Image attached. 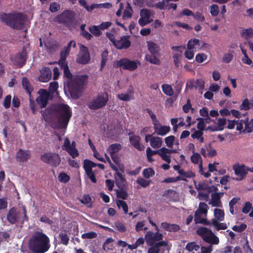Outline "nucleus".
<instances>
[{"instance_id":"obj_1","label":"nucleus","mask_w":253,"mask_h":253,"mask_svg":"<svg viewBox=\"0 0 253 253\" xmlns=\"http://www.w3.org/2000/svg\"><path fill=\"white\" fill-rule=\"evenodd\" d=\"M63 71L64 76L68 79L67 86L71 97L74 99L79 98L87 83L88 76L78 75L73 78L69 67L64 69Z\"/></svg>"},{"instance_id":"obj_2","label":"nucleus","mask_w":253,"mask_h":253,"mask_svg":"<svg viewBox=\"0 0 253 253\" xmlns=\"http://www.w3.org/2000/svg\"><path fill=\"white\" fill-rule=\"evenodd\" d=\"M50 247V240L46 234L39 231L33 234L30 242V248L33 252L44 253Z\"/></svg>"},{"instance_id":"obj_3","label":"nucleus","mask_w":253,"mask_h":253,"mask_svg":"<svg viewBox=\"0 0 253 253\" xmlns=\"http://www.w3.org/2000/svg\"><path fill=\"white\" fill-rule=\"evenodd\" d=\"M55 111L57 122L53 127L66 129L72 116V111L69 106L65 104H59L56 106Z\"/></svg>"},{"instance_id":"obj_4","label":"nucleus","mask_w":253,"mask_h":253,"mask_svg":"<svg viewBox=\"0 0 253 253\" xmlns=\"http://www.w3.org/2000/svg\"><path fill=\"white\" fill-rule=\"evenodd\" d=\"M0 19L6 25L19 30L23 29L26 18L21 13H2L0 15Z\"/></svg>"},{"instance_id":"obj_5","label":"nucleus","mask_w":253,"mask_h":253,"mask_svg":"<svg viewBox=\"0 0 253 253\" xmlns=\"http://www.w3.org/2000/svg\"><path fill=\"white\" fill-rule=\"evenodd\" d=\"M108 101V93L106 92H100L89 101L87 105L90 109L96 110L105 107Z\"/></svg>"},{"instance_id":"obj_6","label":"nucleus","mask_w":253,"mask_h":253,"mask_svg":"<svg viewBox=\"0 0 253 253\" xmlns=\"http://www.w3.org/2000/svg\"><path fill=\"white\" fill-rule=\"evenodd\" d=\"M197 233L206 243L210 245L219 244V238L212 233L211 230L205 227H200L197 230Z\"/></svg>"},{"instance_id":"obj_7","label":"nucleus","mask_w":253,"mask_h":253,"mask_svg":"<svg viewBox=\"0 0 253 253\" xmlns=\"http://www.w3.org/2000/svg\"><path fill=\"white\" fill-rule=\"evenodd\" d=\"M140 61L137 60H130L127 58H123L114 62L116 68H121L123 70L132 71L136 70L138 66L140 65Z\"/></svg>"},{"instance_id":"obj_8","label":"nucleus","mask_w":253,"mask_h":253,"mask_svg":"<svg viewBox=\"0 0 253 253\" xmlns=\"http://www.w3.org/2000/svg\"><path fill=\"white\" fill-rule=\"evenodd\" d=\"M41 160L53 168H56L61 163V158L56 153L47 152L41 156Z\"/></svg>"},{"instance_id":"obj_9","label":"nucleus","mask_w":253,"mask_h":253,"mask_svg":"<svg viewBox=\"0 0 253 253\" xmlns=\"http://www.w3.org/2000/svg\"><path fill=\"white\" fill-rule=\"evenodd\" d=\"M75 13L71 10H65L61 14L58 15L56 21L59 23L63 24L66 27H69L73 24Z\"/></svg>"},{"instance_id":"obj_10","label":"nucleus","mask_w":253,"mask_h":253,"mask_svg":"<svg viewBox=\"0 0 253 253\" xmlns=\"http://www.w3.org/2000/svg\"><path fill=\"white\" fill-rule=\"evenodd\" d=\"M28 58V53L26 47L22 48L21 51L16 53L11 58L14 64L19 68H22L26 63Z\"/></svg>"},{"instance_id":"obj_11","label":"nucleus","mask_w":253,"mask_h":253,"mask_svg":"<svg viewBox=\"0 0 253 253\" xmlns=\"http://www.w3.org/2000/svg\"><path fill=\"white\" fill-rule=\"evenodd\" d=\"M90 60V55L88 48L84 45L80 44L79 53L77 55V62L81 64H86Z\"/></svg>"},{"instance_id":"obj_12","label":"nucleus","mask_w":253,"mask_h":253,"mask_svg":"<svg viewBox=\"0 0 253 253\" xmlns=\"http://www.w3.org/2000/svg\"><path fill=\"white\" fill-rule=\"evenodd\" d=\"M42 93L41 95L36 98V101L40 105L41 109L45 108L49 98V93L45 89H41Z\"/></svg>"},{"instance_id":"obj_13","label":"nucleus","mask_w":253,"mask_h":253,"mask_svg":"<svg viewBox=\"0 0 253 253\" xmlns=\"http://www.w3.org/2000/svg\"><path fill=\"white\" fill-rule=\"evenodd\" d=\"M163 235L158 232L153 233L152 231H148L145 235V238L147 242L150 244L152 245L154 244L155 242H160L162 239Z\"/></svg>"},{"instance_id":"obj_14","label":"nucleus","mask_w":253,"mask_h":253,"mask_svg":"<svg viewBox=\"0 0 253 253\" xmlns=\"http://www.w3.org/2000/svg\"><path fill=\"white\" fill-rule=\"evenodd\" d=\"M63 147L65 150L74 159L79 156V151L76 148L70 146V140L66 137L63 143Z\"/></svg>"},{"instance_id":"obj_15","label":"nucleus","mask_w":253,"mask_h":253,"mask_svg":"<svg viewBox=\"0 0 253 253\" xmlns=\"http://www.w3.org/2000/svg\"><path fill=\"white\" fill-rule=\"evenodd\" d=\"M131 44L128 37L126 36H122L119 40L117 41L114 46L118 49H127Z\"/></svg>"},{"instance_id":"obj_16","label":"nucleus","mask_w":253,"mask_h":253,"mask_svg":"<svg viewBox=\"0 0 253 253\" xmlns=\"http://www.w3.org/2000/svg\"><path fill=\"white\" fill-rule=\"evenodd\" d=\"M31 154L28 150H23L20 149L16 154V159L19 162H26L30 159Z\"/></svg>"},{"instance_id":"obj_17","label":"nucleus","mask_w":253,"mask_h":253,"mask_svg":"<svg viewBox=\"0 0 253 253\" xmlns=\"http://www.w3.org/2000/svg\"><path fill=\"white\" fill-rule=\"evenodd\" d=\"M223 195V192H215L211 194V202L209 203V204H211L213 207H221L222 204L220 198Z\"/></svg>"},{"instance_id":"obj_18","label":"nucleus","mask_w":253,"mask_h":253,"mask_svg":"<svg viewBox=\"0 0 253 253\" xmlns=\"http://www.w3.org/2000/svg\"><path fill=\"white\" fill-rule=\"evenodd\" d=\"M233 169L235 174L239 176V178H236V180H241L243 179L246 174L245 167L244 165H234Z\"/></svg>"},{"instance_id":"obj_19","label":"nucleus","mask_w":253,"mask_h":253,"mask_svg":"<svg viewBox=\"0 0 253 253\" xmlns=\"http://www.w3.org/2000/svg\"><path fill=\"white\" fill-rule=\"evenodd\" d=\"M201 43H202L203 42L197 39H191L187 42V47L188 49H193L196 51V49H201L203 46V44H201Z\"/></svg>"},{"instance_id":"obj_20","label":"nucleus","mask_w":253,"mask_h":253,"mask_svg":"<svg viewBox=\"0 0 253 253\" xmlns=\"http://www.w3.org/2000/svg\"><path fill=\"white\" fill-rule=\"evenodd\" d=\"M41 75L39 80L42 82H48L51 77V72L48 67H44L41 70Z\"/></svg>"},{"instance_id":"obj_21","label":"nucleus","mask_w":253,"mask_h":253,"mask_svg":"<svg viewBox=\"0 0 253 253\" xmlns=\"http://www.w3.org/2000/svg\"><path fill=\"white\" fill-rule=\"evenodd\" d=\"M140 137L138 135H132L129 136V141L131 144L139 151H142L144 149V146L140 144Z\"/></svg>"},{"instance_id":"obj_22","label":"nucleus","mask_w":253,"mask_h":253,"mask_svg":"<svg viewBox=\"0 0 253 253\" xmlns=\"http://www.w3.org/2000/svg\"><path fill=\"white\" fill-rule=\"evenodd\" d=\"M154 129L157 134L164 136L170 131V127L167 126H158V124H154Z\"/></svg>"},{"instance_id":"obj_23","label":"nucleus","mask_w":253,"mask_h":253,"mask_svg":"<svg viewBox=\"0 0 253 253\" xmlns=\"http://www.w3.org/2000/svg\"><path fill=\"white\" fill-rule=\"evenodd\" d=\"M150 245L151 247L149 249L148 253H159L160 247H166L167 246V242L162 241Z\"/></svg>"},{"instance_id":"obj_24","label":"nucleus","mask_w":253,"mask_h":253,"mask_svg":"<svg viewBox=\"0 0 253 253\" xmlns=\"http://www.w3.org/2000/svg\"><path fill=\"white\" fill-rule=\"evenodd\" d=\"M116 171L117 172L115 175L116 185L119 188L121 187H125L126 181L124 176L121 172L118 171V170Z\"/></svg>"},{"instance_id":"obj_25","label":"nucleus","mask_w":253,"mask_h":253,"mask_svg":"<svg viewBox=\"0 0 253 253\" xmlns=\"http://www.w3.org/2000/svg\"><path fill=\"white\" fill-rule=\"evenodd\" d=\"M147 46L148 50L151 54L159 55L160 54V47L159 45L153 42H147Z\"/></svg>"},{"instance_id":"obj_26","label":"nucleus","mask_w":253,"mask_h":253,"mask_svg":"<svg viewBox=\"0 0 253 253\" xmlns=\"http://www.w3.org/2000/svg\"><path fill=\"white\" fill-rule=\"evenodd\" d=\"M7 219L11 224H15L18 219V215L16 210L13 208L9 210L7 215Z\"/></svg>"},{"instance_id":"obj_27","label":"nucleus","mask_w":253,"mask_h":253,"mask_svg":"<svg viewBox=\"0 0 253 253\" xmlns=\"http://www.w3.org/2000/svg\"><path fill=\"white\" fill-rule=\"evenodd\" d=\"M163 143L162 138L158 136H153L150 139L151 146L154 149L160 148Z\"/></svg>"},{"instance_id":"obj_28","label":"nucleus","mask_w":253,"mask_h":253,"mask_svg":"<svg viewBox=\"0 0 253 253\" xmlns=\"http://www.w3.org/2000/svg\"><path fill=\"white\" fill-rule=\"evenodd\" d=\"M22 84L26 92L30 96L33 90V87L31 85L29 80L26 77H23L22 80Z\"/></svg>"},{"instance_id":"obj_29","label":"nucleus","mask_w":253,"mask_h":253,"mask_svg":"<svg viewBox=\"0 0 253 253\" xmlns=\"http://www.w3.org/2000/svg\"><path fill=\"white\" fill-rule=\"evenodd\" d=\"M169 152H170L169 149L166 147H162L161 148V150L159 154V156L162 159L168 164H170L171 162L170 156L167 155L169 154L168 153Z\"/></svg>"},{"instance_id":"obj_30","label":"nucleus","mask_w":253,"mask_h":253,"mask_svg":"<svg viewBox=\"0 0 253 253\" xmlns=\"http://www.w3.org/2000/svg\"><path fill=\"white\" fill-rule=\"evenodd\" d=\"M59 244L67 246L69 244V237L65 232H61L58 235Z\"/></svg>"},{"instance_id":"obj_31","label":"nucleus","mask_w":253,"mask_h":253,"mask_svg":"<svg viewBox=\"0 0 253 253\" xmlns=\"http://www.w3.org/2000/svg\"><path fill=\"white\" fill-rule=\"evenodd\" d=\"M162 89L163 92L168 96H172L174 94L173 88L170 84H163Z\"/></svg>"},{"instance_id":"obj_32","label":"nucleus","mask_w":253,"mask_h":253,"mask_svg":"<svg viewBox=\"0 0 253 253\" xmlns=\"http://www.w3.org/2000/svg\"><path fill=\"white\" fill-rule=\"evenodd\" d=\"M158 55H146L145 56V59L147 61L149 62L152 64L155 65H160L161 61L160 59L157 57Z\"/></svg>"},{"instance_id":"obj_33","label":"nucleus","mask_w":253,"mask_h":253,"mask_svg":"<svg viewBox=\"0 0 253 253\" xmlns=\"http://www.w3.org/2000/svg\"><path fill=\"white\" fill-rule=\"evenodd\" d=\"M41 113L44 120L46 122L49 121L52 117L51 110L48 108L45 109L44 110H41Z\"/></svg>"},{"instance_id":"obj_34","label":"nucleus","mask_w":253,"mask_h":253,"mask_svg":"<svg viewBox=\"0 0 253 253\" xmlns=\"http://www.w3.org/2000/svg\"><path fill=\"white\" fill-rule=\"evenodd\" d=\"M212 225L215 227L216 230H225L227 228V225L225 223H219L215 219H212Z\"/></svg>"},{"instance_id":"obj_35","label":"nucleus","mask_w":253,"mask_h":253,"mask_svg":"<svg viewBox=\"0 0 253 253\" xmlns=\"http://www.w3.org/2000/svg\"><path fill=\"white\" fill-rule=\"evenodd\" d=\"M122 148V146L120 144L115 143L110 145L108 148V151L110 155L115 154Z\"/></svg>"},{"instance_id":"obj_36","label":"nucleus","mask_w":253,"mask_h":253,"mask_svg":"<svg viewBox=\"0 0 253 253\" xmlns=\"http://www.w3.org/2000/svg\"><path fill=\"white\" fill-rule=\"evenodd\" d=\"M124 188V187H121L119 188V189L116 190V195L118 198L126 200L127 198L128 194Z\"/></svg>"},{"instance_id":"obj_37","label":"nucleus","mask_w":253,"mask_h":253,"mask_svg":"<svg viewBox=\"0 0 253 253\" xmlns=\"http://www.w3.org/2000/svg\"><path fill=\"white\" fill-rule=\"evenodd\" d=\"M214 215L215 219L217 221H223L224 219V212L223 210L220 209H215L214 210Z\"/></svg>"},{"instance_id":"obj_38","label":"nucleus","mask_w":253,"mask_h":253,"mask_svg":"<svg viewBox=\"0 0 253 253\" xmlns=\"http://www.w3.org/2000/svg\"><path fill=\"white\" fill-rule=\"evenodd\" d=\"M89 32L96 37L100 36L102 34L99 26L93 25L90 26L88 28Z\"/></svg>"},{"instance_id":"obj_39","label":"nucleus","mask_w":253,"mask_h":253,"mask_svg":"<svg viewBox=\"0 0 253 253\" xmlns=\"http://www.w3.org/2000/svg\"><path fill=\"white\" fill-rule=\"evenodd\" d=\"M208 206L205 203L200 202L199 205L198 209L196 211L199 212L202 214L207 215L208 212Z\"/></svg>"},{"instance_id":"obj_40","label":"nucleus","mask_w":253,"mask_h":253,"mask_svg":"<svg viewBox=\"0 0 253 253\" xmlns=\"http://www.w3.org/2000/svg\"><path fill=\"white\" fill-rule=\"evenodd\" d=\"M116 205L119 209L121 208L123 209L125 213L128 212V206L126 202L122 200H116Z\"/></svg>"},{"instance_id":"obj_41","label":"nucleus","mask_w":253,"mask_h":253,"mask_svg":"<svg viewBox=\"0 0 253 253\" xmlns=\"http://www.w3.org/2000/svg\"><path fill=\"white\" fill-rule=\"evenodd\" d=\"M199 249L200 246L197 245L194 242L187 244L185 246V249L189 252H192L194 250L195 251H198Z\"/></svg>"},{"instance_id":"obj_42","label":"nucleus","mask_w":253,"mask_h":253,"mask_svg":"<svg viewBox=\"0 0 253 253\" xmlns=\"http://www.w3.org/2000/svg\"><path fill=\"white\" fill-rule=\"evenodd\" d=\"M176 192L175 190L172 189L166 190L163 193L162 196L167 197L170 200H172L174 197Z\"/></svg>"},{"instance_id":"obj_43","label":"nucleus","mask_w":253,"mask_h":253,"mask_svg":"<svg viewBox=\"0 0 253 253\" xmlns=\"http://www.w3.org/2000/svg\"><path fill=\"white\" fill-rule=\"evenodd\" d=\"M179 174L183 176L185 179H186V178H193L195 176V173L192 171H185L183 169L179 170Z\"/></svg>"},{"instance_id":"obj_44","label":"nucleus","mask_w":253,"mask_h":253,"mask_svg":"<svg viewBox=\"0 0 253 253\" xmlns=\"http://www.w3.org/2000/svg\"><path fill=\"white\" fill-rule=\"evenodd\" d=\"M175 136L173 135H169L165 138V141L167 146L169 148H172L174 143Z\"/></svg>"},{"instance_id":"obj_45","label":"nucleus","mask_w":253,"mask_h":253,"mask_svg":"<svg viewBox=\"0 0 253 253\" xmlns=\"http://www.w3.org/2000/svg\"><path fill=\"white\" fill-rule=\"evenodd\" d=\"M172 58L174 65L178 68L180 65L182 55L180 53H175L173 55Z\"/></svg>"},{"instance_id":"obj_46","label":"nucleus","mask_w":253,"mask_h":253,"mask_svg":"<svg viewBox=\"0 0 253 253\" xmlns=\"http://www.w3.org/2000/svg\"><path fill=\"white\" fill-rule=\"evenodd\" d=\"M241 35L244 37L246 39L252 38L253 37V31L252 28H248L243 31Z\"/></svg>"},{"instance_id":"obj_47","label":"nucleus","mask_w":253,"mask_h":253,"mask_svg":"<svg viewBox=\"0 0 253 253\" xmlns=\"http://www.w3.org/2000/svg\"><path fill=\"white\" fill-rule=\"evenodd\" d=\"M136 182L143 188L148 186L150 184V180H145L141 177H138L137 179Z\"/></svg>"},{"instance_id":"obj_48","label":"nucleus","mask_w":253,"mask_h":253,"mask_svg":"<svg viewBox=\"0 0 253 253\" xmlns=\"http://www.w3.org/2000/svg\"><path fill=\"white\" fill-rule=\"evenodd\" d=\"M155 174L154 170L152 168L145 169L143 171V176L146 178H149Z\"/></svg>"},{"instance_id":"obj_49","label":"nucleus","mask_w":253,"mask_h":253,"mask_svg":"<svg viewBox=\"0 0 253 253\" xmlns=\"http://www.w3.org/2000/svg\"><path fill=\"white\" fill-rule=\"evenodd\" d=\"M239 109L241 110L248 111L250 109V103L249 100L246 98L245 99L241 105L239 107Z\"/></svg>"},{"instance_id":"obj_50","label":"nucleus","mask_w":253,"mask_h":253,"mask_svg":"<svg viewBox=\"0 0 253 253\" xmlns=\"http://www.w3.org/2000/svg\"><path fill=\"white\" fill-rule=\"evenodd\" d=\"M58 180L61 182L67 183L70 180V176L65 172H61L58 175Z\"/></svg>"},{"instance_id":"obj_51","label":"nucleus","mask_w":253,"mask_h":253,"mask_svg":"<svg viewBox=\"0 0 253 253\" xmlns=\"http://www.w3.org/2000/svg\"><path fill=\"white\" fill-rule=\"evenodd\" d=\"M97 236V234L96 232L93 231H91L87 233H84L82 235V238L83 239H91L95 238Z\"/></svg>"},{"instance_id":"obj_52","label":"nucleus","mask_w":253,"mask_h":253,"mask_svg":"<svg viewBox=\"0 0 253 253\" xmlns=\"http://www.w3.org/2000/svg\"><path fill=\"white\" fill-rule=\"evenodd\" d=\"M118 98L122 101H128L132 99L133 96L128 94L121 93L118 95Z\"/></svg>"},{"instance_id":"obj_53","label":"nucleus","mask_w":253,"mask_h":253,"mask_svg":"<svg viewBox=\"0 0 253 253\" xmlns=\"http://www.w3.org/2000/svg\"><path fill=\"white\" fill-rule=\"evenodd\" d=\"M108 52L106 51L105 54V52H103L101 54V60L100 64V70L102 71L105 66L106 63L108 60L107 54Z\"/></svg>"},{"instance_id":"obj_54","label":"nucleus","mask_w":253,"mask_h":253,"mask_svg":"<svg viewBox=\"0 0 253 253\" xmlns=\"http://www.w3.org/2000/svg\"><path fill=\"white\" fill-rule=\"evenodd\" d=\"M210 12L212 16H216L219 13V8L217 4H213L210 7Z\"/></svg>"},{"instance_id":"obj_55","label":"nucleus","mask_w":253,"mask_h":253,"mask_svg":"<svg viewBox=\"0 0 253 253\" xmlns=\"http://www.w3.org/2000/svg\"><path fill=\"white\" fill-rule=\"evenodd\" d=\"M140 17L144 19H151V13L150 10L147 9H142L140 10Z\"/></svg>"},{"instance_id":"obj_56","label":"nucleus","mask_w":253,"mask_h":253,"mask_svg":"<svg viewBox=\"0 0 253 253\" xmlns=\"http://www.w3.org/2000/svg\"><path fill=\"white\" fill-rule=\"evenodd\" d=\"M161 150V148L157 150H152L150 147H147L146 149L147 157H150V156H152L156 154H158L159 155Z\"/></svg>"},{"instance_id":"obj_57","label":"nucleus","mask_w":253,"mask_h":253,"mask_svg":"<svg viewBox=\"0 0 253 253\" xmlns=\"http://www.w3.org/2000/svg\"><path fill=\"white\" fill-rule=\"evenodd\" d=\"M146 111L147 113L149 114L150 116L151 119H152V121L153 122V124L154 125V124H158L159 121L157 120L156 116L155 114L151 110H150L149 108H146Z\"/></svg>"},{"instance_id":"obj_58","label":"nucleus","mask_w":253,"mask_h":253,"mask_svg":"<svg viewBox=\"0 0 253 253\" xmlns=\"http://www.w3.org/2000/svg\"><path fill=\"white\" fill-rule=\"evenodd\" d=\"M205 83L202 79H198L196 80L195 89H198L202 91L204 88Z\"/></svg>"},{"instance_id":"obj_59","label":"nucleus","mask_w":253,"mask_h":253,"mask_svg":"<svg viewBox=\"0 0 253 253\" xmlns=\"http://www.w3.org/2000/svg\"><path fill=\"white\" fill-rule=\"evenodd\" d=\"M60 6L59 4L56 2H52L49 5V10L51 12H55L60 9Z\"/></svg>"},{"instance_id":"obj_60","label":"nucleus","mask_w":253,"mask_h":253,"mask_svg":"<svg viewBox=\"0 0 253 253\" xmlns=\"http://www.w3.org/2000/svg\"><path fill=\"white\" fill-rule=\"evenodd\" d=\"M252 208V205L250 202H246L242 208V211L245 213L247 214L249 212Z\"/></svg>"},{"instance_id":"obj_61","label":"nucleus","mask_w":253,"mask_h":253,"mask_svg":"<svg viewBox=\"0 0 253 253\" xmlns=\"http://www.w3.org/2000/svg\"><path fill=\"white\" fill-rule=\"evenodd\" d=\"M247 228V225L245 223H242L239 226L234 225L232 227V230L238 232H242L244 231Z\"/></svg>"},{"instance_id":"obj_62","label":"nucleus","mask_w":253,"mask_h":253,"mask_svg":"<svg viewBox=\"0 0 253 253\" xmlns=\"http://www.w3.org/2000/svg\"><path fill=\"white\" fill-rule=\"evenodd\" d=\"M213 245L201 247V253H211L213 250Z\"/></svg>"},{"instance_id":"obj_63","label":"nucleus","mask_w":253,"mask_h":253,"mask_svg":"<svg viewBox=\"0 0 253 253\" xmlns=\"http://www.w3.org/2000/svg\"><path fill=\"white\" fill-rule=\"evenodd\" d=\"M207 57L204 53H198L196 55L195 60L197 63H201L206 59Z\"/></svg>"},{"instance_id":"obj_64","label":"nucleus","mask_w":253,"mask_h":253,"mask_svg":"<svg viewBox=\"0 0 253 253\" xmlns=\"http://www.w3.org/2000/svg\"><path fill=\"white\" fill-rule=\"evenodd\" d=\"M249 119L247 118L245 125V129L244 131H246L248 133L252 132L253 131V126L252 124L248 121Z\"/></svg>"}]
</instances>
